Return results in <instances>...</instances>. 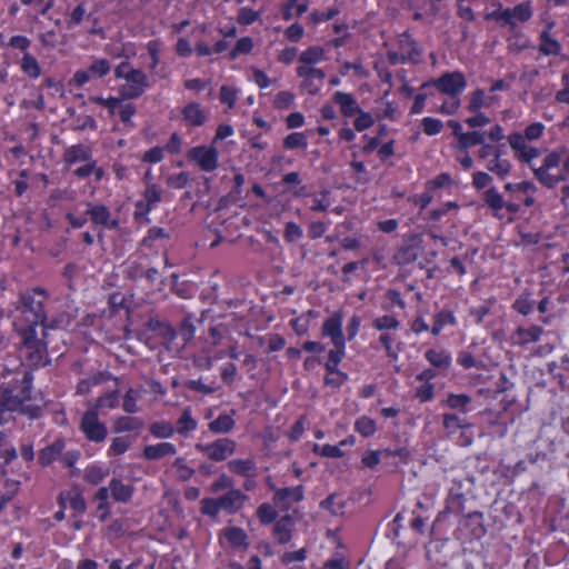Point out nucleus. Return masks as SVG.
Segmentation results:
<instances>
[{"label": "nucleus", "mask_w": 569, "mask_h": 569, "mask_svg": "<svg viewBox=\"0 0 569 569\" xmlns=\"http://www.w3.org/2000/svg\"><path fill=\"white\" fill-rule=\"evenodd\" d=\"M21 312L24 316L26 322L29 328L23 331V348L26 356H28L34 365L42 362L46 356V343L36 337L34 326L43 325L46 315L43 310V302L36 300L30 293L21 295Z\"/></svg>", "instance_id": "f257e3e1"}, {"label": "nucleus", "mask_w": 569, "mask_h": 569, "mask_svg": "<svg viewBox=\"0 0 569 569\" xmlns=\"http://www.w3.org/2000/svg\"><path fill=\"white\" fill-rule=\"evenodd\" d=\"M19 393L14 395L11 389H3L1 396L0 410L19 412L30 418H38L43 406L42 399L31 396V378L24 375L19 385Z\"/></svg>", "instance_id": "f03ea898"}, {"label": "nucleus", "mask_w": 569, "mask_h": 569, "mask_svg": "<svg viewBox=\"0 0 569 569\" xmlns=\"http://www.w3.org/2000/svg\"><path fill=\"white\" fill-rule=\"evenodd\" d=\"M114 74L124 80L119 91L126 99L139 98L150 86L147 74L141 69L132 68L128 62L120 63L116 68Z\"/></svg>", "instance_id": "7ed1b4c3"}, {"label": "nucleus", "mask_w": 569, "mask_h": 569, "mask_svg": "<svg viewBox=\"0 0 569 569\" xmlns=\"http://www.w3.org/2000/svg\"><path fill=\"white\" fill-rule=\"evenodd\" d=\"M196 448L206 453L211 460L222 461L233 455L236 442L229 438H221L209 445L198 443Z\"/></svg>", "instance_id": "20e7f679"}, {"label": "nucleus", "mask_w": 569, "mask_h": 569, "mask_svg": "<svg viewBox=\"0 0 569 569\" xmlns=\"http://www.w3.org/2000/svg\"><path fill=\"white\" fill-rule=\"evenodd\" d=\"M81 429L87 438L100 442L106 439L107 429L102 422L99 421L96 410H88L81 420Z\"/></svg>", "instance_id": "39448f33"}, {"label": "nucleus", "mask_w": 569, "mask_h": 569, "mask_svg": "<svg viewBox=\"0 0 569 569\" xmlns=\"http://www.w3.org/2000/svg\"><path fill=\"white\" fill-rule=\"evenodd\" d=\"M189 158L196 161L204 171H212L218 167V152L214 148L194 147L190 149Z\"/></svg>", "instance_id": "423d86ee"}, {"label": "nucleus", "mask_w": 569, "mask_h": 569, "mask_svg": "<svg viewBox=\"0 0 569 569\" xmlns=\"http://www.w3.org/2000/svg\"><path fill=\"white\" fill-rule=\"evenodd\" d=\"M435 84L441 92L456 97L466 87V80L462 73L452 72L442 76Z\"/></svg>", "instance_id": "0eeeda50"}, {"label": "nucleus", "mask_w": 569, "mask_h": 569, "mask_svg": "<svg viewBox=\"0 0 569 569\" xmlns=\"http://www.w3.org/2000/svg\"><path fill=\"white\" fill-rule=\"evenodd\" d=\"M303 499V488L302 486H297L293 488H281L278 489L274 493L273 501L277 506L288 509L293 503H297Z\"/></svg>", "instance_id": "6e6552de"}, {"label": "nucleus", "mask_w": 569, "mask_h": 569, "mask_svg": "<svg viewBox=\"0 0 569 569\" xmlns=\"http://www.w3.org/2000/svg\"><path fill=\"white\" fill-rule=\"evenodd\" d=\"M217 499L221 510L233 513L242 507L247 497L238 489H230L228 492Z\"/></svg>", "instance_id": "1a4fd4ad"}, {"label": "nucleus", "mask_w": 569, "mask_h": 569, "mask_svg": "<svg viewBox=\"0 0 569 569\" xmlns=\"http://www.w3.org/2000/svg\"><path fill=\"white\" fill-rule=\"evenodd\" d=\"M297 72L299 77L305 78L303 88L307 89L309 93L315 94L319 91V87L313 83V80L322 81L325 79V72L322 70L309 66H300Z\"/></svg>", "instance_id": "9d476101"}, {"label": "nucleus", "mask_w": 569, "mask_h": 569, "mask_svg": "<svg viewBox=\"0 0 569 569\" xmlns=\"http://www.w3.org/2000/svg\"><path fill=\"white\" fill-rule=\"evenodd\" d=\"M399 49L408 61L417 63L420 60L421 50L417 42L407 33H402L398 40Z\"/></svg>", "instance_id": "9b49d317"}, {"label": "nucleus", "mask_w": 569, "mask_h": 569, "mask_svg": "<svg viewBox=\"0 0 569 569\" xmlns=\"http://www.w3.org/2000/svg\"><path fill=\"white\" fill-rule=\"evenodd\" d=\"M323 335L331 338L332 345H343L345 339L341 330V317L335 315L326 320L322 327Z\"/></svg>", "instance_id": "f8f14e48"}, {"label": "nucleus", "mask_w": 569, "mask_h": 569, "mask_svg": "<svg viewBox=\"0 0 569 569\" xmlns=\"http://www.w3.org/2000/svg\"><path fill=\"white\" fill-rule=\"evenodd\" d=\"M133 487L126 485L122 480L113 478L110 480V496L117 502L127 503L131 500Z\"/></svg>", "instance_id": "ddd939ff"}, {"label": "nucleus", "mask_w": 569, "mask_h": 569, "mask_svg": "<svg viewBox=\"0 0 569 569\" xmlns=\"http://www.w3.org/2000/svg\"><path fill=\"white\" fill-rule=\"evenodd\" d=\"M228 469L241 477L253 478L257 475V465L253 459H234L228 462Z\"/></svg>", "instance_id": "4468645a"}, {"label": "nucleus", "mask_w": 569, "mask_h": 569, "mask_svg": "<svg viewBox=\"0 0 569 569\" xmlns=\"http://www.w3.org/2000/svg\"><path fill=\"white\" fill-rule=\"evenodd\" d=\"M87 213L96 224H102L109 229H116L118 227V222L111 219L110 210L104 206H93L88 209Z\"/></svg>", "instance_id": "2eb2a0df"}, {"label": "nucleus", "mask_w": 569, "mask_h": 569, "mask_svg": "<svg viewBox=\"0 0 569 569\" xmlns=\"http://www.w3.org/2000/svg\"><path fill=\"white\" fill-rule=\"evenodd\" d=\"M333 100L346 117H353L360 111L356 99L350 93L337 91L333 94Z\"/></svg>", "instance_id": "dca6fc26"}, {"label": "nucleus", "mask_w": 569, "mask_h": 569, "mask_svg": "<svg viewBox=\"0 0 569 569\" xmlns=\"http://www.w3.org/2000/svg\"><path fill=\"white\" fill-rule=\"evenodd\" d=\"M177 449L170 442H160L157 445H149L143 449V457L148 460H159L167 456L176 455Z\"/></svg>", "instance_id": "f3484780"}, {"label": "nucleus", "mask_w": 569, "mask_h": 569, "mask_svg": "<svg viewBox=\"0 0 569 569\" xmlns=\"http://www.w3.org/2000/svg\"><path fill=\"white\" fill-rule=\"evenodd\" d=\"M542 333L543 329L538 326H531L529 328L519 327L515 331L512 339L516 343L523 346L531 342H537Z\"/></svg>", "instance_id": "a211bd4d"}, {"label": "nucleus", "mask_w": 569, "mask_h": 569, "mask_svg": "<svg viewBox=\"0 0 569 569\" xmlns=\"http://www.w3.org/2000/svg\"><path fill=\"white\" fill-rule=\"evenodd\" d=\"M293 525V520L289 515L280 518L276 522L273 531L280 543H287L290 541Z\"/></svg>", "instance_id": "6ab92c4d"}, {"label": "nucleus", "mask_w": 569, "mask_h": 569, "mask_svg": "<svg viewBox=\"0 0 569 569\" xmlns=\"http://www.w3.org/2000/svg\"><path fill=\"white\" fill-rule=\"evenodd\" d=\"M90 157L91 150L84 144L71 146L64 151V160L67 163L88 161Z\"/></svg>", "instance_id": "aec40b11"}, {"label": "nucleus", "mask_w": 569, "mask_h": 569, "mask_svg": "<svg viewBox=\"0 0 569 569\" xmlns=\"http://www.w3.org/2000/svg\"><path fill=\"white\" fill-rule=\"evenodd\" d=\"M183 119L192 126H201L206 121V114L198 103H189L183 108Z\"/></svg>", "instance_id": "412c9836"}, {"label": "nucleus", "mask_w": 569, "mask_h": 569, "mask_svg": "<svg viewBox=\"0 0 569 569\" xmlns=\"http://www.w3.org/2000/svg\"><path fill=\"white\" fill-rule=\"evenodd\" d=\"M223 536L227 539V541L230 543L233 548H247L248 541H247V535L246 532L237 527L227 528L223 531Z\"/></svg>", "instance_id": "4be33fe9"}, {"label": "nucleus", "mask_w": 569, "mask_h": 569, "mask_svg": "<svg viewBox=\"0 0 569 569\" xmlns=\"http://www.w3.org/2000/svg\"><path fill=\"white\" fill-rule=\"evenodd\" d=\"M63 447V441H54L51 446L41 450L39 455V462L43 466L50 465L58 456L62 453Z\"/></svg>", "instance_id": "5701e85b"}, {"label": "nucleus", "mask_w": 569, "mask_h": 569, "mask_svg": "<svg viewBox=\"0 0 569 569\" xmlns=\"http://www.w3.org/2000/svg\"><path fill=\"white\" fill-rule=\"evenodd\" d=\"M143 428L142 420L138 418H131V417H120L116 420L114 429L117 432H124V431H139Z\"/></svg>", "instance_id": "b1692460"}, {"label": "nucleus", "mask_w": 569, "mask_h": 569, "mask_svg": "<svg viewBox=\"0 0 569 569\" xmlns=\"http://www.w3.org/2000/svg\"><path fill=\"white\" fill-rule=\"evenodd\" d=\"M426 358L432 366L439 369H447L451 361V358L447 352L436 349H429L426 352Z\"/></svg>", "instance_id": "393cba45"}, {"label": "nucleus", "mask_w": 569, "mask_h": 569, "mask_svg": "<svg viewBox=\"0 0 569 569\" xmlns=\"http://www.w3.org/2000/svg\"><path fill=\"white\" fill-rule=\"evenodd\" d=\"M234 420L229 415H220L209 423V429L216 433H227L232 430Z\"/></svg>", "instance_id": "a878e982"}, {"label": "nucleus", "mask_w": 569, "mask_h": 569, "mask_svg": "<svg viewBox=\"0 0 569 569\" xmlns=\"http://www.w3.org/2000/svg\"><path fill=\"white\" fill-rule=\"evenodd\" d=\"M320 506L328 510L332 516H339L343 512L345 501L339 495L332 493L327 499L321 501Z\"/></svg>", "instance_id": "bb28decb"}, {"label": "nucleus", "mask_w": 569, "mask_h": 569, "mask_svg": "<svg viewBox=\"0 0 569 569\" xmlns=\"http://www.w3.org/2000/svg\"><path fill=\"white\" fill-rule=\"evenodd\" d=\"M21 69L22 71L31 78H38L40 76L41 69L34 57L29 53H26L21 60Z\"/></svg>", "instance_id": "cd10ccee"}, {"label": "nucleus", "mask_w": 569, "mask_h": 569, "mask_svg": "<svg viewBox=\"0 0 569 569\" xmlns=\"http://www.w3.org/2000/svg\"><path fill=\"white\" fill-rule=\"evenodd\" d=\"M488 170L495 172L500 178H505L510 171V163L508 160H501L499 153L495 154V158L489 161Z\"/></svg>", "instance_id": "c85d7f7f"}, {"label": "nucleus", "mask_w": 569, "mask_h": 569, "mask_svg": "<svg viewBox=\"0 0 569 569\" xmlns=\"http://www.w3.org/2000/svg\"><path fill=\"white\" fill-rule=\"evenodd\" d=\"M140 399V391L129 388L123 398L122 408L127 413H136L139 411L137 401Z\"/></svg>", "instance_id": "c756f323"}, {"label": "nucleus", "mask_w": 569, "mask_h": 569, "mask_svg": "<svg viewBox=\"0 0 569 569\" xmlns=\"http://www.w3.org/2000/svg\"><path fill=\"white\" fill-rule=\"evenodd\" d=\"M471 402V398L465 393L461 395H449L446 399V403L451 409L460 410L461 412L467 411V406Z\"/></svg>", "instance_id": "7c9ffc66"}, {"label": "nucleus", "mask_w": 569, "mask_h": 569, "mask_svg": "<svg viewBox=\"0 0 569 569\" xmlns=\"http://www.w3.org/2000/svg\"><path fill=\"white\" fill-rule=\"evenodd\" d=\"M483 200L495 211H499L506 206L501 194L495 188H490L483 193Z\"/></svg>", "instance_id": "2f4dec72"}, {"label": "nucleus", "mask_w": 569, "mask_h": 569, "mask_svg": "<svg viewBox=\"0 0 569 569\" xmlns=\"http://www.w3.org/2000/svg\"><path fill=\"white\" fill-rule=\"evenodd\" d=\"M162 190L156 184H149L144 191L146 211L149 212L152 207L161 201Z\"/></svg>", "instance_id": "473e14b6"}, {"label": "nucleus", "mask_w": 569, "mask_h": 569, "mask_svg": "<svg viewBox=\"0 0 569 569\" xmlns=\"http://www.w3.org/2000/svg\"><path fill=\"white\" fill-rule=\"evenodd\" d=\"M485 142V136L478 131L466 132L460 136L459 146L463 149H468L476 144H482Z\"/></svg>", "instance_id": "72a5a7b5"}, {"label": "nucleus", "mask_w": 569, "mask_h": 569, "mask_svg": "<svg viewBox=\"0 0 569 569\" xmlns=\"http://www.w3.org/2000/svg\"><path fill=\"white\" fill-rule=\"evenodd\" d=\"M323 58V50L319 47H312L308 50L303 51L300 57L299 61L306 66L308 64H315L319 61H321Z\"/></svg>", "instance_id": "f704fd0d"}, {"label": "nucleus", "mask_w": 569, "mask_h": 569, "mask_svg": "<svg viewBox=\"0 0 569 569\" xmlns=\"http://www.w3.org/2000/svg\"><path fill=\"white\" fill-rule=\"evenodd\" d=\"M540 38H541V43H540L539 50L543 54L550 56V54L559 53L560 44L558 41L551 39L547 32H543Z\"/></svg>", "instance_id": "c9c22d12"}, {"label": "nucleus", "mask_w": 569, "mask_h": 569, "mask_svg": "<svg viewBox=\"0 0 569 569\" xmlns=\"http://www.w3.org/2000/svg\"><path fill=\"white\" fill-rule=\"evenodd\" d=\"M286 149L307 148V137L302 132H293L286 137L283 140Z\"/></svg>", "instance_id": "e433bc0d"}, {"label": "nucleus", "mask_w": 569, "mask_h": 569, "mask_svg": "<svg viewBox=\"0 0 569 569\" xmlns=\"http://www.w3.org/2000/svg\"><path fill=\"white\" fill-rule=\"evenodd\" d=\"M197 427L196 420L191 417L190 411L186 409L178 421V432L180 435H187L194 430Z\"/></svg>", "instance_id": "4c0bfd02"}, {"label": "nucleus", "mask_w": 569, "mask_h": 569, "mask_svg": "<svg viewBox=\"0 0 569 569\" xmlns=\"http://www.w3.org/2000/svg\"><path fill=\"white\" fill-rule=\"evenodd\" d=\"M536 178L547 188H555L559 183L556 176L550 174L546 169H537L532 167Z\"/></svg>", "instance_id": "58836bf2"}, {"label": "nucleus", "mask_w": 569, "mask_h": 569, "mask_svg": "<svg viewBox=\"0 0 569 569\" xmlns=\"http://www.w3.org/2000/svg\"><path fill=\"white\" fill-rule=\"evenodd\" d=\"M356 429L363 437H370L376 431V425L372 419L361 417L356 421Z\"/></svg>", "instance_id": "ea45409f"}, {"label": "nucleus", "mask_w": 569, "mask_h": 569, "mask_svg": "<svg viewBox=\"0 0 569 569\" xmlns=\"http://www.w3.org/2000/svg\"><path fill=\"white\" fill-rule=\"evenodd\" d=\"M442 425L449 432H456L458 429L463 428L465 421L455 415L445 413L442 416Z\"/></svg>", "instance_id": "a19ab883"}, {"label": "nucleus", "mask_w": 569, "mask_h": 569, "mask_svg": "<svg viewBox=\"0 0 569 569\" xmlns=\"http://www.w3.org/2000/svg\"><path fill=\"white\" fill-rule=\"evenodd\" d=\"M513 21L525 22L529 20L532 16L531 8L529 3H520L511 9Z\"/></svg>", "instance_id": "79ce46f5"}, {"label": "nucleus", "mask_w": 569, "mask_h": 569, "mask_svg": "<svg viewBox=\"0 0 569 569\" xmlns=\"http://www.w3.org/2000/svg\"><path fill=\"white\" fill-rule=\"evenodd\" d=\"M173 431L172 426L167 422H154L150 427V432L158 438H169Z\"/></svg>", "instance_id": "37998d69"}, {"label": "nucleus", "mask_w": 569, "mask_h": 569, "mask_svg": "<svg viewBox=\"0 0 569 569\" xmlns=\"http://www.w3.org/2000/svg\"><path fill=\"white\" fill-rule=\"evenodd\" d=\"M17 452L12 447L4 446L0 442V473H3V468L16 459Z\"/></svg>", "instance_id": "c03bdc74"}, {"label": "nucleus", "mask_w": 569, "mask_h": 569, "mask_svg": "<svg viewBox=\"0 0 569 569\" xmlns=\"http://www.w3.org/2000/svg\"><path fill=\"white\" fill-rule=\"evenodd\" d=\"M118 401H119V399H118V392L117 391H112V392L106 393L104 396H101L97 400L96 409H103V408L113 409V408L117 407Z\"/></svg>", "instance_id": "a18cd8bd"}, {"label": "nucleus", "mask_w": 569, "mask_h": 569, "mask_svg": "<svg viewBox=\"0 0 569 569\" xmlns=\"http://www.w3.org/2000/svg\"><path fill=\"white\" fill-rule=\"evenodd\" d=\"M220 510L217 498H206L201 501V511L207 516L214 518Z\"/></svg>", "instance_id": "49530a36"}, {"label": "nucleus", "mask_w": 569, "mask_h": 569, "mask_svg": "<svg viewBox=\"0 0 569 569\" xmlns=\"http://www.w3.org/2000/svg\"><path fill=\"white\" fill-rule=\"evenodd\" d=\"M399 321L392 316H382L373 320V327L378 330L397 329Z\"/></svg>", "instance_id": "de8ad7c7"}, {"label": "nucleus", "mask_w": 569, "mask_h": 569, "mask_svg": "<svg viewBox=\"0 0 569 569\" xmlns=\"http://www.w3.org/2000/svg\"><path fill=\"white\" fill-rule=\"evenodd\" d=\"M422 128L426 134L433 136L442 130L443 124L438 119L427 117L422 120Z\"/></svg>", "instance_id": "09e8293b"}, {"label": "nucleus", "mask_w": 569, "mask_h": 569, "mask_svg": "<svg viewBox=\"0 0 569 569\" xmlns=\"http://www.w3.org/2000/svg\"><path fill=\"white\" fill-rule=\"evenodd\" d=\"M130 446V440L127 437H117L112 440L109 452L110 455H122Z\"/></svg>", "instance_id": "8fccbe9b"}, {"label": "nucleus", "mask_w": 569, "mask_h": 569, "mask_svg": "<svg viewBox=\"0 0 569 569\" xmlns=\"http://www.w3.org/2000/svg\"><path fill=\"white\" fill-rule=\"evenodd\" d=\"M356 116L357 118L355 119L353 124L358 131H363L370 128L375 122L372 116L368 112H363L360 110Z\"/></svg>", "instance_id": "3c124183"}, {"label": "nucleus", "mask_w": 569, "mask_h": 569, "mask_svg": "<svg viewBox=\"0 0 569 569\" xmlns=\"http://www.w3.org/2000/svg\"><path fill=\"white\" fill-rule=\"evenodd\" d=\"M173 467L177 469L178 478L182 481L189 480L194 473L193 469L189 468L182 458H177Z\"/></svg>", "instance_id": "603ef678"}, {"label": "nucleus", "mask_w": 569, "mask_h": 569, "mask_svg": "<svg viewBox=\"0 0 569 569\" xmlns=\"http://www.w3.org/2000/svg\"><path fill=\"white\" fill-rule=\"evenodd\" d=\"M510 147L517 152L518 158L522 152H525L528 148L526 143V138L520 133H513L509 136Z\"/></svg>", "instance_id": "864d4df0"}, {"label": "nucleus", "mask_w": 569, "mask_h": 569, "mask_svg": "<svg viewBox=\"0 0 569 569\" xmlns=\"http://www.w3.org/2000/svg\"><path fill=\"white\" fill-rule=\"evenodd\" d=\"M259 18V12L249 8H241L238 12V22L240 24H251Z\"/></svg>", "instance_id": "5fc2aeb1"}, {"label": "nucleus", "mask_w": 569, "mask_h": 569, "mask_svg": "<svg viewBox=\"0 0 569 569\" xmlns=\"http://www.w3.org/2000/svg\"><path fill=\"white\" fill-rule=\"evenodd\" d=\"M483 106H488L485 92L482 90H476L472 93L468 109L472 112H476Z\"/></svg>", "instance_id": "6e6d98bb"}, {"label": "nucleus", "mask_w": 569, "mask_h": 569, "mask_svg": "<svg viewBox=\"0 0 569 569\" xmlns=\"http://www.w3.org/2000/svg\"><path fill=\"white\" fill-rule=\"evenodd\" d=\"M295 96L290 91H281L274 99V107L278 109L289 108L293 102Z\"/></svg>", "instance_id": "4d7b16f0"}, {"label": "nucleus", "mask_w": 569, "mask_h": 569, "mask_svg": "<svg viewBox=\"0 0 569 569\" xmlns=\"http://www.w3.org/2000/svg\"><path fill=\"white\" fill-rule=\"evenodd\" d=\"M237 99V91L228 86H222L220 89V101L227 103L229 108H232Z\"/></svg>", "instance_id": "13d9d810"}, {"label": "nucleus", "mask_w": 569, "mask_h": 569, "mask_svg": "<svg viewBox=\"0 0 569 569\" xmlns=\"http://www.w3.org/2000/svg\"><path fill=\"white\" fill-rule=\"evenodd\" d=\"M104 477L106 472L98 467L88 468L84 475L86 480L92 485L100 483Z\"/></svg>", "instance_id": "bf43d9fd"}, {"label": "nucleus", "mask_w": 569, "mask_h": 569, "mask_svg": "<svg viewBox=\"0 0 569 569\" xmlns=\"http://www.w3.org/2000/svg\"><path fill=\"white\" fill-rule=\"evenodd\" d=\"M258 517L261 522L270 523L276 518V511L270 505L263 503L258 508Z\"/></svg>", "instance_id": "052dcab7"}, {"label": "nucleus", "mask_w": 569, "mask_h": 569, "mask_svg": "<svg viewBox=\"0 0 569 569\" xmlns=\"http://www.w3.org/2000/svg\"><path fill=\"white\" fill-rule=\"evenodd\" d=\"M284 237L289 242H295L302 237V229L295 222L286 224Z\"/></svg>", "instance_id": "680f3d73"}, {"label": "nucleus", "mask_w": 569, "mask_h": 569, "mask_svg": "<svg viewBox=\"0 0 569 569\" xmlns=\"http://www.w3.org/2000/svg\"><path fill=\"white\" fill-rule=\"evenodd\" d=\"M561 158H562L561 152L553 151L545 158L543 164L541 167H539L538 169L549 170L552 168H557L561 162Z\"/></svg>", "instance_id": "e2e57ef3"}, {"label": "nucleus", "mask_w": 569, "mask_h": 569, "mask_svg": "<svg viewBox=\"0 0 569 569\" xmlns=\"http://www.w3.org/2000/svg\"><path fill=\"white\" fill-rule=\"evenodd\" d=\"M109 70H110V64H109L108 60H106V59H100V60L94 61L89 68V71L91 73L97 74L99 77L107 74L109 72Z\"/></svg>", "instance_id": "0e129e2a"}, {"label": "nucleus", "mask_w": 569, "mask_h": 569, "mask_svg": "<svg viewBox=\"0 0 569 569\" xmlns=\"http://www.w3.org/2000/svg\"><path fill=\"white\" fill-rule=\"evenodd\" d=\"M252 49V41L250 38L240 39L233 50L231 51V58H236L238 54L248 53Z\"/></svg>", "instance_id": "69168bd1"}, {"label": "nucleus", "mask_w": 569, "mask_h": 569, "mask_svg": "<svg viewBox=\"0 0 569 569\" xmlns=\"http://www.w3.org/2000/svg\"><path fill=\"white\" fill-rule=\"evenodd\" d=\"M189 176L187 172H180L168 178V184L174 189H182L188 183Z\"/></svg>", "instance_id": "338daca9"}, {"label": "nucleus", "mask_w": 569, "mask_h": 569, "mask_svg": "<svg viewBox=\"0 0 569 569\" xmlns=\"http://www.w3.org/2000/svg\"><path fill=\"white\" fill-rule=\"evenodd\" d=\"M417 257H418V253L412 246H408V247L401 249L398 254V259L402 263H409L411 261H415L417 259Z\"/></svg>", "instance_id": "774afa93"}]
</instances>
